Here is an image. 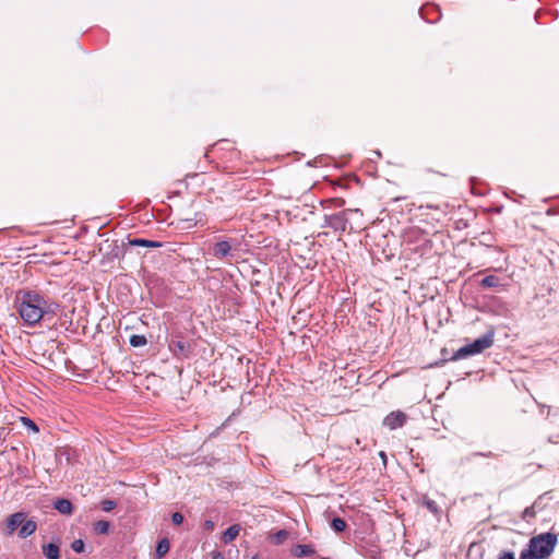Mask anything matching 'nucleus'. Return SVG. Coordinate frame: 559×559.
Listing matches in <instances>:
<instances>
[{
    "label": "nucleus",
    "instance_id": "24",
    "mask_svg": "<svg viewBox=\"0 0 559 559\" xmlns=\"http://www.w3.org/2000/svg\"><path fill=\"white\" fill-rule=\"evenodd\" d=\"M171 521L175 525H180L183 522V515L179 512H175L171 515Z\"/></svg>",
    "mask_w": 559,
    "mask_h": 559
},
{
    "label": "nucleus",
    "instance_id": "27",
    "mask_svg": "<svg viewBox=\"0 0 559 559\" xmlns=\"http://www.w3.org/2000/svg\"><path fill=\"white\" fill-rule=\"evenodd\" d=\"M473 456H485V457H496L497 455L492 452H487V453H483V452H475L472 454Z\"/></svg>",
    "mask_w": 559,
    "mask_h": 559
},
{
    "label": "nucleus",
    "instance_id": "7",
    "mask_svg": "<svg viewBox=\"0 0 559 559\" xmlns=\"http://www.w3.org/2000/svg\"><path fill=\"white\" fill-rule=\"evenodd\" d=\"M231 245L227 240L218 241L213 247V255L217 259H225L231 255Z\"/></svg>",
    "mask_w": 559,
    "mask_h": 559
},
{
    "label": "nucleus",
    "instance_id": "3",
    "mask_svg": "<svg viewBox=\"0 0 559 559\" xmlns=\"http://www.w3.org/2000/svg\"><path fill=\"white\" fill-rule=\"evenodd\" d=\"M495 334L492 331L487 332L483 336L476 338L474 342L462 346L452 356L451 360L464 359L468 356L483 353L493 344Z\"/></svg>",
    "mask_w": 559,
    "mask_h": 559
},
{
    "label": "nucleus",
    "instance_id": "31",
    "mask_svg": "<svg viewBox=\"0 0 559 559\" xmlns=\"http://www.w3.org/2000/svg\"><path fill=\"white\" fill-rule=\"evenodd\" d=\"M379 455H380V456H381V459L385 462V460H386V455H385V453H384L383 451H381V452L379 453Z\"/></svg>",
    "mask_w": 559,
    "mask_h": 559
},
{
    "label": "nucleus",
    "instance_id": "25",
    "mask_svg": "<svg viewBox=\"0 0 559 559\" xmlns=\"http://www.w3.org/2000/svg\"><path fill=\"white\" fill-rule=\"evenodd\" d=\"M425 506L427 507L428 510H430L431 512L433 513H437L438 512V506L437 503L433 501V500H426L425 501Z\"/></svg>",
    "mask_w": 559,
    "mask_h": 559
},
{
    "label": "nucleus",
    "instance_id": "2",
    "mask_svg": "<svg viewBox=\"0 0 559 559\" xmlns=\"http://www.w3.org/2000/svg\"><path fill=\"white\" fill-rule=\"evenodd\" d=\"M557 545V535L550 532L533 536L524 548L519 559H547L554 552Z\"/></svg>",
    "mask_w": 559,
    "mask_h": 559
},
{
    "label": "nucleus",
    "instance_id": "29",
    "mask_svg": "<svg viewBox=\"0 0 559 559\" xmlns=\"http://www.w3.org/2000/svg\"><path fill=\"white\" fill-rule=\"evenodd\" d=\"M204 528L207 531H212L214 528V523L211 520H206L204 522Z\"/></svg>",
    "mask_w": 559,
    "mask_h": 559
},
{
    "label": "nucleus",
    "instance_id": "18",
    "mask_svg": "<svg viewBox=\"0 0 559 559\" xmlns=\"http://www.w3.org/2000/svg\"><path fill=\"white\" fill-rule=\"evenodd\" d=\"M129 343L133 347H142L147 344V340H146L145 335L133 334L130 336Z\"/></svg>",
    "mask_w": 559,
    "mask_h": 559
},
{
    "label": "nucleus",
    "instance_id": "14",
    "mask_svg": "<svg viewBox=\"0 0 559 559\" xmlns=\"http://www.w3.org/2000/svg\"><path fill=\"white\" fill-rule=\"evenodd\" d=\"M169 348L176 356H186L187 346L182 341H173L169 344Z\"/></svg>",
    "mask_w": 559,
    "mask_h": 559
},
{
    "label": "nucleus",
    "instance_id": "10",
    "mask_svg": "<svg viewBox=\"0 0 559 559\" xmlns=\"http://www.w3.org/2000/svg\"><path fill=\"white\" fill-rule=\"evenodd\" d=\"M316 549L312 545L298 544L292 549V554L297 558L312 556Z\"/></svg>",
    "mask_w": 559,
    "mask_h": 559
},
{
    "label": "nucleus",
    "instance_id": "22",
    "mask_svg": "<svg viewBox=\"0 0 559 559\" xmlns=\"http://www.w3.org/2000/svg\"><path fill=\"white\" fill-rule=\"evenodd\" d=\"M116 501L110 499H105L100 502L102 510L105 512H110L116 508Z\"/></svg>",
    "mask_w": 559,
    "mask_h": 559
},
{
    "label": "nucleus",
    "instance_id": "26",
    "mask_svg": "<svg viewBox=\"0 0 559 559\" xmlns=\"http://www.w3.org/2000/svg\"><path fill=\"white\" fill-rule=\"evenodd\" d=\"M497 559H515L512 551H503Z\"/></svg>",
    "mask_w": 559,
    "mask_h": 559
},
{
    "label": "nucleus",
    "instance_id": "17",
    "mask_svg": "<svg viewBox=\"0 0 559 559\" xmlns=\"http://www.w3.org/2000/svg\"><path fill=\"white\" fill-rule=\"evenodd\" d=\"M480 285L486 288H492V287H498L500 285V282L497 276L487 275L481 280Z\"/></svg>",
    "mask_w": 559,
    "mask_h": 559
},
{
    "label": "nucleus",
    "instance_id": "20",
    "mask_svg": "<svg viewBox=\"0 0 559 559\" xmlns=\"http://www.w3.org/2000/svg\"><path fill=\"white\" fill-rule=\"evenodd\" d=\"M346 526H347L346 522L341 518H334L331 522V527L336 533L344 532Z\"/></svg>",
    "mask_w": 559,
    "mask_h": 559
},
{
    "label": "nucleus",
    "instance_id": "30",
    "mask_svg": "<svg viewBox=\"0 0 559 559\" xmlns=\"http://www.w3.org/2000/svg\"><path fill=\"white\" fill-rule=\"evenodd\" d=\"M212 559H224L221 552H216Z\"/></svg>",
    "mask_w": 559,
    "mask_h": 559
},
{
    "label": "nucleus",
    "instance_id": "19",
    "mask_svg": "<svg viewBox=\"0 0 559 559\" xmlns=\"http://www.w3.org/2000/svg\"><path fill=\"white\" fill-rule=\"evenodd\" d=\"M110 528V523L108 521H97L94 523V531L97 534H108Z\"/></svg>",
    "mask_w": 559,
    "mask_h": 559
},
{
    "label": "nucleus",
    "instance_id": "15",
    "mask_svg": "<svg viewBox=\"0 0 559 559\" xmlns=\"http://www.w3.org/2000/svg\"><path fill=\"white\" fill-rule=\"evenodd\" d=\"M170 548V543L167 538H162L156 546V557L163 558Z\"/></svg>",
    "mask_w": 559,
    "mask_h": 559
},
{
    "label": "nucleus",
    "instance_id": "28",
    "mask_svg": "<svg viewBox=\"0 0 559 559\" xmlns=\"http://www.w3.org/2000/svg\"><path fill=\"white\" fill-rule=\"evenodd\" d=\"M428 9H431V10H435V11H439V9L437 7H435V5L426 7V8L420 9V14H421L423 19H425L427 21H428V17L425 15V11L428 10ZM429 22H431V21L429 20Z\"/></svg>",
    "mask_w": 559,
    "mask_h": 559
},
{
    "label": "nucleus",
    "instance_id": "1",
    "mask_svg": "<svg viewBox=\"0 0 559 559\" xmlns=\"http://www.w3.org/2000/svg\"><path fill=\"white\" fill-rule=\"evenodd\" d=\"M16 310L27 326H34L40 320H50L58 311L59 305L43 295L26 290L15 297Z\"/></svg>",
    "mask_w": 559,
    "mask_h": 559
},
{
    "label": "nucleus",
    "instance_id": "9",
    "mask_svg": "<svg viewBox=\"0 0 559 559\" xmlns=\"http://www.w3.org/2000/svg\"><path fill=\"white\" fill-rule=\"evenodd\" d=\"M37 530V524L33 520H24V522L21 524V527L17 532L19 537L26 538L31 535H33Z\"/></svg>",
    "mask_w": 559,
    "mask_h": 559
},
{
    "label": "nucleus",
    "instance_id": "4",
    "mask_svg": "<svg viewBox=\"0 0 559 559\" xmlns=\"http://www.w3.org/2000/svg\"><path fill=\"white\" fill-rule=\"evenodd\" d=\"M353 214H360V211L347 209L335 214L325 215L323 227L332 228L336 233H344L349 225V216Z\"/></svg>",
    "mask_w": 559,
    "mask_h": 559
},
{
    "label": "nucleus",
    "instance_id": "5",
    "mask_svg": "<svg viewBox=\"0 0 559 559\" xmlns=\"http://www.w3.org/2000/svg\"><path fill=\"white\" fill-rule=\"evenodd\" d=\"M27 514L25 512H15L10 514L5 520L4 535L11 536L13 533L21 527V524L26 519Z\"/></svg>",
    "mask_w": 559,
    "mask_h": 559
},
{
    "label": "nucleus",
    "instance_id": "12",
    "mask_svg": "<svg viewBox=\"0 0 559 559\" xmlns=\"http://www.w3.org/2000/svg\"><path fill=\"white\" fill-rule=\"evenodd\" d=\"M129 245L132 247H145V248H159L162 247V242L143 239V238H133L129 239Z\"/></svg>",
    "mask_w": 559,
    "mask_h": 559
},
{
    "label": "nucleus",
    "instance_id": "13",
    "mask_svg": "<svg viewBox=\"0 0 559 559\" xmlns=\"http://www.w3.org/2000/svg\"><path fill=\"white\" fill-rule=\"evenodd\" d=\"M239 532H240V527L239 525L235 524V525H231L229 526L224 533H223V536H222V540L225 543V544H228L230 542H233L234 539H236V537L239 535Z\"/></svg>",
    "mask_w": 559,
    "mask_h": 559
},
{
    "label": "nucleus",
    "instance_id": "16",
    "mask_svg": "<svg viewBox=\"0 0 559 559\" xmlns=\"http://www.w3.org/2000/svg\"><path fill=\"white\" fill-rule=\"evenodd\" d=\"M289 533L286 530H280L271 535V542L274 545H281L288 538Z\"/></svg>",
    "mask_w": 559,
    "mask_h": 559
},
{
    "label": "nucleus",
    "instance_id": "11",
    "mask_svg": "<svg viewBox=\"0 0 559 559\" xmlns=\"http://www.w3.org/2000/svg\"><path fill=\"white\" fill-rule=\"evenodd\" d=\"M43 555L47 559H59L60 557V549L59 546L55 543L45 544L41 547Z\"/></svg>",
    "mask_w": 559,
    "mask_h": 559
},
{
    "label": "nucleus",
    "instance_id": "21",
    "mask_svg": "<svg viewBox=\"0 0 559 559\" xmlns=\"http://www.w3.org/2000/svg\"><path fill=\"white\" fill-rule=\"evenodd\" d=\"M22 425L28 430L37 433L39 431L38 426L28 417H21Z\"/></svg>",
    "mask_w": 559,
    "mask_h": 559
},
{
    "label": "nucleus",
    "instance_id": "32",
    "mask_svg": "<svg viewBox=\"0 0 559 559\" xmlns=\"http://www.w3.org/2000/svg\"><path fill=\"white\" fill-rule=\"evenodd\" d=\"M251 559H258V557H257V556H254V557H252Z\"/></svg>",
    "mask_w": 559,
    "mask_h": 559
},
{
    "label": "nucleus",
    "instance_id": "23",
    "mask_svg": "<svg viewBox=\"0 0 559 559\" xmlns=\"http://www.w3.org/2000/svg\"><path fill=\"white\" fill-rule=\"evenodd\" d=\"M84 542L82 539H75L72 542L71 544V548L73 549V551L80 554V552H83L84 551Z\"/></svg>",
    "mask_w": 559,
    "mask_h": 559
},
{
    "label": "nucleus",
    "instance_id": "6",
    "mask_svg": "<svg viewBox=\"0 0 559 559\" xmlns=\"http://www.w3.org/2000/svg\"><path fill=\"white\" fill-rule=\"evenodd\" d=\"M407 416L401 411L392 412L383 419V425L393 430L402 427L406 423Z\"/></svg>",
    "mask_w": 559,
    "mask_h": 559
},
{
    "label": "nucleus",
    "instance_id": "8",
    "mask_svg": "<svg viewBox=\"0 0 559 559\" xmlns=\"http://www.w3.org/2000/svg\"><path fill=\"white\" fill-rule=\"evenodd\" d=\"M53 508L63 515H71L73 513V504L66 498H58L53 502Z\"/></svg>",
    "mask_w": 559,
    "mask_h": 559
}]
</instances>
